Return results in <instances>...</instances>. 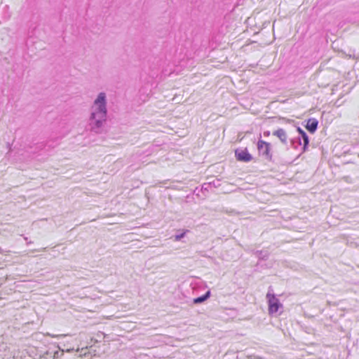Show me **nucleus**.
Here are the masks:
<instances>
[{
    "mask_svg": "<svg viewBox=\"0 0 359 359\" xmlns=\"http://www.w3.org/2000/svg\"><path fill=\"white\" fill-rule=\"evenodd\" d=\"M185 233H186V232H184V233H182V234H180V235H177V236H175V241H179V240H180L182 238H183V237L184 236Z\"/></svg>",
    "mask_w": 359,
    "mask_h": 359,
    "instance_id": "9",
    "label": "nucleus"
},
{
    "mask_svg": "<svg viewBox=\"0 0 359 359\" xmlns=\"http://www.w3.org/2000/svg\"><path fill=\"white\" fill-rule=\"evenodd\" d=\"M273 135L276 136L280 139V140L283 143H286L287 142V134L283 129H278L273 132Z\"/></svg>",
    "mask_w": 359,
    "mask_h": 359,
    "instance_id": "6",
    "label": "nucleus"
},
{
    "mask_svg": "<svg viewBox=\"0 0 359 359\" xmlns=\"http://www.w3.org/2000/svg\"><path fill=\"white\" fill-rule=\"evenodd\" d=\"M257 147L260 154L264 156L269 161L272 160L273 155L271 152V145L269 142L263 140H259Z\"/></svg>",
    "mask_w": 359,
    "mask_h": 359,
    "instance_id": "2",
    "label": "nucleus"
},
{
    "mask_svg": "<svg viewBox=\"0 0 359 359\" xmlns=\"http://www.w3.org/2000/svg\"><path fill=\"white\" fill-rule=\"evenodd\" d=\"M209 296H210V292L208 291L206 292L205 294L194 299V302L195 304L201 303V302H204L205 300H206Z\"/></svg>",
    "mask_w": 359,
    "mask_h": 359,
    "instance_id": "8",
    "label": "nucleus"
},
{
    "mask_svg": "<svg viewBox=\"0 0 359 359\" xmlns=\"http://www.w3.org/2000/svg\"><path fill=\"white\" fill-rule=\"evenodd\" d=\"M269 135H270L269 132H265V133H264V135H265L266 137L269 136Z\"/></svg>",
    "mask_w": 359,
    "mask_h": 359,
    "instance_id": "10",
    "label": "nucleus"
},
{
    "mask_svg": "<svg viewBox=\"0 0 359 359\" xmlns=\"http://www.w3.org/2000/svg\"><path fill=\"white\" fill-rule=\"evenodd\" d=\"M269 305V314L273 315L278 312L282 304L280 303L278 299L273 294L268 293L266 294Z\"/></svg>",
    "mask_w": 359,
    "mask_h": 359,
    "instance_id": "3",
    "label": "nucleus"
},
{
    "mask_svg": "<svg viewBox=\"0 0 359 359\" xmlns=\"http://www.w3.org/2000/svg\"><path fill=\"white\" fill-rule=\"evenodd\" d=\"M95 105L97 107V111L92 113V118L96 121V126L100 127L104 121L106 116V107H105V94L100 93L97 98L95 101Z\"/></svg>",
    "mask_w": 359,
    "mask_h": 359,
    "instance_id": "1",
    "label": "nucleus"
},
{
    "mask_svg": "<svg viewBox=\"0 0 359 359\" xmlns=\"http://www.w3.org/2000/svg\"><path fill=\"white\" fill-rule=\"evenodd\" d=\"M235 157L238 161L248 163L252 161L253 157L250 154L248 148L236 149L235 150Z\"/></svg>",
    "mask_w": 359,
    "mask_h": 359,
    "instance_id": "4",
    "label": "nucleus"
},
{
    "mask_svg": "<svg viewBox=\"0 0 359 359\" xmlns=\"http://www.w3.org/2000/svg\"><path fill=\"white\" fill-rule=\"evenodd\" d=\"M298 131L301 134L302 137L303 138V140H304V149H305V148L309 144V137H308L307 135L306 134V133L303 130H302L301 128H298Z\"/></svg>",
    "mask_w": 359,
    "mask_h": 359,
    "instance_id": "7",
    "label": "nucleus"
},
{
    "mask_svg": "<svg viewBox=\"0 0 359 359\" xmlns=\"http://www.w3.org/2000/svg\"><path fill=\"white\" fill-rule=\"evenodd\" d=\"M317 126H318V121L316 119L313 118V119H309L307 121L306 128L309 132L314 133L317 129Z\"/></svg>",
    "mask_w": 359,
    "mask_h": 359,
    "instance_id": "5",
    "label": "nucleus"
}]
</instances>
